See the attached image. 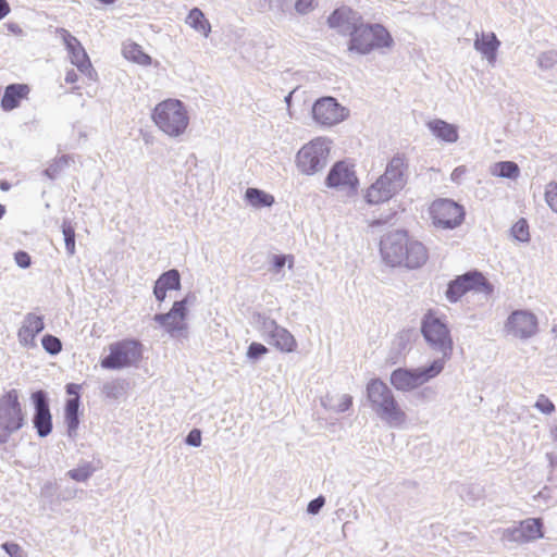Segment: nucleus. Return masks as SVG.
Listing matches in <instances>:
<instances>
[{
    "instance_id": "nucleus-1",
    "label": "nucleus",
    "mask_w": 557,
    "mask_h": 557,
    "mask_svg": "<svg viewBox=\"0 0 557 557\" xmlns=\"http://www.w3.org/2000/svg\"><path fill=\"white\" fill-rule=\"evenodd\" d=\"M380 252L383 261L391 267L418 269L429 259L428 248L407 231H394L382 237Z\"/></svg>"
},
{
    "instance_id": "nucleus-2",
    "label": "nucleus",
    "mask_w": 557,
    "mask_h": 557,
    "mask_svg": "<svg viewBox=\"0 0 557 557\" xmlns=\"http://www.w3.org/2000/svg\"><path fill=\"white\" fill-rule=\"evenodd\" d=\"M405 170V159L399 156L394 157L387 164L384 174L367 189V201L375 205L385 202L399 193L406 184Z\"/></svg>"
},
{
    "instance_id": "nucleus-3",
    "label": "nucleus",
    "mask_w": 557,
    "mask_h": 557,
    "mask_svg": "<svg viewBox=\"0 0 557 557\" xmlns=\"http://www.w3.org/2000/svg\"><path fill=\"white\" fill-rule=\"evenodd\" d=\"M367 395L372 409L386 423L399 426L406 422V412L383 381L379 379L371 380L367 386Z\"/></svg>"
},
{
    "instance_id": "nucleus-4",
    "label": "nucleus",
    "mask_w": 557,
    "mask_h": 557,
    "mask_svg": "<svg viewBox=\"0 0 557 557\" xmlns=\"http://www.w3.org/2000/svg\"><path fill=\"white\" fill-rule=\"evenodd\" d=\"M154 125L170 137L183 135L189 125V115L184 103L169 98L157 103L151 112Z\"/></svg>"
},
{
    "instance_id": "nucleus-5",
    "label": "nucleus",
    "mask_w": 557,
    "mask_h": 557,
    "mask_svg": "<svg viewBox=\"0 0 557 557\" xmlns=\"http://www.w3.org/2000/svg\"><path fill=\"white\" fill-rule=\"evenodd\" d=\"M421 333L428 344L442 352L444 362L451 357L453 354V338L448 325L444 319L438 317L437 312L429 309L421 321Z\"/></svg>"
},
{
    "instance_id": "nucleus-6",
    "label": "nucleus",
    "mask_w": 557,
    "mask_h": 557,
    "mask_svg": "<svg viewBox=\"0 0 557 557\" xmlns=\"http://www.w3.org/2000/svg\"><path fill=\"white\" fill-rule=\"evenodd\" d=\"M393 44L391 34L380 24L354 23L350 32L349 50L368 53L375 48H388Z\"/></svg>"
},
{
    "instance_id": "nucleus-7",
    "label": "nucleus",
    "mask_w": 557,
    "mask_h": 557,
    "mask_svg": "<svg viewBox=\"0 0 557 557\" xmlns=\"http://www.w3.org/2000/svg\"><path fill=\"white\" fill-rule=\"evenodd\" d=\"M24 421L20 393L12 388L0 397V442L5 443L12 433L24 425Z\"/></svg>"
},
{
    "instance_id": "nucleus-8",
    "label": "nucleus",
    "mask_w": 557,
    "mask_h": 557,
    "mask_svg": "<svg viewBox=\"0 0 557 557\" xmlns=\"http://www.w3.org/2000/svg\"><path fill=\"white\" fill-rule=\"evenodd\" d=\"M331 141L323 137H317L304 145L296 156V165L298 170L312 175L322 170L330 156Z\"/></svg>"
},
{
    "instance_id": "nucleus-9",
    "label": "nucleus",
    "mask_w": 557,
    "mask_h": 557,
    "mask_svg": "<svg viewBox=\"0 0 557 557\" xmlns=\"http://www.w3.org/2000/svg\"><path fill=\"white\" fill-rule=\"evenodd\" d=\"M432 224L441 230H454L460 226L466 216L465 208L448 198H436L428 207Z\"/></svg>"
},
{
    "instance_id": "nucleus-10",
    "label": "nucleus",
    "mask_w": 557,
    "mask_h": 557,
    "mask_svg": "<svg viewBox=\"0 0 557 557\" xmlns=\"http://www.w3.org/2000/svg\"><path fill=\"white\" fill-rule=\"evenodd\" d=\"M444 369L443 360H434L429 367L409 369H396L391 374V384L403 392L412 391L431 379L437 376Z\"/></svg>"
},
{
    "instance_id": "nucleus-11",
    "label": "nucleus",
    "mask_w": 557,
    "mask_h": 557,
    "mask_svg": "<svg viewBox=\"0 0 557 557\" xmlns=\"http://www.w3.org/2000/svg\"><path fill=\"white\" fill-rule=\"evenodd\" d=\"M141 359V344L135 339H123L109 346V355L101 359L103 369L117 370L131 367Z\"/></svg>"
},
{
    "instance_id": "nucleus-12",
    "label": "nucleus",
    "mask_w": 557,
    "mask_h": 557,
    "mask_svg": "<svg viewBox=\"0 0 557 557\" xmlns=\"http://www.w3.org/2000/svg\"><path fill=\"white\" fill-rule=\"evenodd\" d=\"M469 292L491 295L493 285L481 272L470 271L457 276L448 284L446 297L450 302H456Z\"/></svg>"
},
{
    "instance_id": "nucleus-13",
    "label": "nucleus",
    "mask_w": 557,
    "mask_h": 557,
    "mask_svg": "<svg viewBox=\"0 0 557 557\" xmlns=\"http://www.w3.org/2000/svg\"><path fill=\"white\" fill-rule=\"evenodd\" d=\"M58 33L65 45L71 63L84 74L85 79L99 81L98 73L81 41L64 28H60Z\"/></svg>"
},
{
    "instance_id": "nucleus-14",
    "label": "nucleus",
    "mask_w": 557,
    "mask_h": 557,
    "mask_svg": "<svg viewBox=\"0 0 557 557\" xmlns=\"http://www.w3.org/2000/svg\"><path fill=\"white\" fill-rule=\"evenodd\" d=\"M313 119L322 126H333L348 116V110L333 97H323L312 107Z\"/></svg>"
},
{
    "instance_id": "nucleus-15",
    "label": "nucleus",
    "mask_w": 557,
    "mask_h": 557,
    "mask_svg": "<svg viewBox=\"0 0 557 557\" xmlns=\"http://www.w3.org/2000/svg\"><path fill=\"white\" fill-rule=\"evenodd\" d=\"M505 330L513 337L528 339L537 333L539 321L531 311L516 310L505 322Z\"/></svg>"
},
{
    "instance_id": "nucleus-16",
    "label": "nucleus",
    "mask_w": 557,
    "mask_h": 557,
    "mask_svg": "<svg viewBox=\"0 0 557 557\" xmlns=\"http://www.w3.org/2000/svg\"><path fill=\"white\" fill-rule=\"evenodd\" d=\"M326 184L329 187L356 191L359 181L354 165L346 161L336 162L327 174Z\"/></svg>"
},
{
    "instance_id": "nucleus-17",
    "label": "nucleus",
    "mask_w": 557,
    "mask_h": 557,
    "mask_svg": "<svg viewBox=\"0 0 557 557\" xmlns=\"http://www.w3.org/2000/svg\"><path fill=\"white\" fill-rule=\"evenodd\" d=\"M32 400L35 407L33 423L39 436L45 437L52 431V416L49 404L44 391H37L32 394Z\"/></svg>"
},
{
    "instance_id": "nucleus-18",
    "label": "nucleus",
    "mask_w": 557,
    "mask_h": 557,
    "mask_svg": "<svg viewBox=\"0 0 557 557\" xmlns=\"http://www.w3.org/2000/svg\"><path fill=\"white\" fill-rule=\"evenodd\" d=\"M187 299L175 301L168 313L157 314L154 320L169 333L182 332L186 329Z\"/></svg>"
},
{
    "instance_id": "nucleus-19",
    "label": "nucleus",
    "mask_w": 557,
    "mask_h": 557,
    "mask_svg": "<svg viewBox=\"0 0 557 557\" xmlns=\"http://www.w3.org/2000/svg\"><path fill=\"white\" fill-rule=\"evenodd\" d=\"M45 329L44 318L35 313H27L17 331V338L22 346L34 347L36 336Z\"/></svg>"
},
{
    "instance_id": "nucleus-20",
    "label": "nucleus",
    "mask_w": 557,
    "mask_h": 557,
    "mask_svg": "<svg viewBox=\"0 0 557 557\" xmlns=\"http://www.w3.org/2000/svg\"><path fill=\"white\" fill-rule=\"evenodd\" d=\"M271 331L268 335L269 343L282 352H293L297 348V342L293 334L276 324L275 321L270 322Z\"/></svg>"
},
{
    "instance_id": "nucleus-21",
    "label": "nucleus",
    "mask_w": 557,
    "mask_h": 557,
    "mask_svg": "<svg viewBox=\"0 0 557 557\" xmlns=\"http://www.w3.org/2000/svg\"><path fill=\"white\" fill-rule=\"evenodd\" d=\"M30 88L27 84H11L5 87L1 99V108L3 111H12L18 108L22 101L27 100Z\"/></svg>"
},
{
    "instance_id": "nucleus-22",
    "label": "nucleus",
    "mask_w": 557,
    "mask_h": 557,
    "mask_svg": "<svg viewBox=\"0 0 557 557\" xmlns=\"http://www.w3.org/2000/svg\"><path fill=\"white\" fill-rule=\"evenodd\" d=\"M181 288V275L177 270L172 269L164 272L153 287V294L159 301H163L168 292Z\"/></svg>"
},
{
    "instance_id": "nucleus-23",
    "label": "nucleus",
    "mask_w": 557,
    "mask_h": 557,
    "mask_svg": "<svg viewBox=\"0 0 557 557\" xmlns=\"http://www.w3.org/2000/svg\"><path fill=\"white\" fill-rule=\"evenodd\" d=\"M426 125L436 138L445 143H455L458 140V129L454 124H449L441 119H434L429 121Z\"/></svg>"
},
{
    "instance_id": "nucleus-24",
    "label": "nucleus",
    "mask_w": 557,
    "mask_h": 557,
    "mask_svg": "<svg viewBox=\"0 0 557 557\" xmlns=\"http://www.w3.org/2000/svg\"><path fill=\"white\" fill-rule=\"evenodd\" d=\"M500 42L494 33H482L474 40V48L481 52L490 62L496 59V52Z\"/></svg>"
},
{
    "instance_id": "nucleus-25",
    "label": "nucleus",
    "mask_w": 557,
    "mask_h": 557,
    "mask_svg": "<svg viewBox=\"0 0 557 557\" xmlns=\"http://www.w3.org/2000/svg\"><path fill=\"white\" fill-rule=\"evenodd\" d=\"M123 57L140 66H149L152 64V58L146 53L143 47L134 41H127L122 47Z\"/></svg>"
},
{
    "instance_id": "nucleus-26",
    "label": "nucleus",
    "mask_w": 557,
    "mask_h": 557,
    "mask_svg": "<svg viewBox=\"0 0 557 557\" xmlns=\"http://www.w3.org/2000/svg\"><path fill=\"white\" fill-rule=\"evenodd\" d=\"M64 81L71 86V91L77 95H83L84 92L89 95L87 89L98 83V81L85 79L84 74L81 73L77 67L76 70L71 69L66 71Z\"/></svg>"
},
{
    "instance_id": "nucleus-27",
    "label": "nucleus",
    "mask_w": 557,
    "mask_h": 557,
    "mask_svg": "<svg viewBox=\"0 0 557 557\" xmlns=\"http://www.w3.org/2000/svg\"><path fill=\"white\" fill-rule=\"evenodd\" d=\"M541 519H527L520 523L517 530L519 532V539L525 542L541 539L543 537Z\"/></svg>"
},
{
    "instance_id": "nucleus-28",
    "label": "nucleus",
    "mask_w": 557,
    "mask_h": 557,
    "mask_svg": "<svg viewBox=\"0 0 557 557\" xmlns=\"http://www.w3.org/2000/svg\"><path fill=\"white\" fill-rule=\"evenodd\" d=\"M186 23L205 37H208L211 32V25L209 21L206 18L202 11L198 8H194L189 11L186 17Z\"/></svg>"
},
{
    "instance_id": "nucleus-29",
    "label": "nucleus",
    "mask_w": 557,
    "mask_h": 557,
    "mask_svg": "<svg viewBox=\"0 0 557 557\" xmlns=\"http://www.w3.org/2000/svg\"><path fill=\"white\" fill-rule=\"evenodd\" d=\"M361 17L357 16L356 13L349 8L336 9L327 18L331 27H343L350 23H356Z\"/></svg>"
},
{
    "instance_id": "nucleus-30",
    "label": "nucleus",
    "mask_w": 557,
    "mask_h": 557,
    "mask_svg": "<svg viewBox=\"0 0 557 557\" xmlns=\"http://www.w3.org/2000/svg\"><path fill=\"white\" fill-rule=\"evenodd\" d=\"M79 404H76L75 399H67L64 407V420L67 426V433L70 436L76 434L79 425L78 418Z\"/></svg>"
},
{
    "instance_id": "nucleus-31",
    "label": "nucleus",
    "mask_w": 557,
    "mask_h": 557,
    "mask_svg": "<svg viewBox=\"0 0 557 557\" xmlns=\"http://www.w3.org/2000/svg\"><path fill=\"white\" fill-rule=\"evenodd\" d=\"M248 203L255 208L270 207L274 203V197L258 188H248L245 193Z\"/></svg>"
},
{
    "instance_id": "nucleus-32",
    "label": "nucleus",
    "mask_w": 557,
    "mask_h": 557,
    "mask_svg": "<svg viewBox=\"0 0 557 557\" xmlns=\"http://www.w3.org/2000/svg\"><path fill=\"white\" fill-rule=\"evenodd\" d=\"M491 173L498 177L517 178L520 170L517 163L512 161H502L493 165Z\"/></svg>"
},
{
    "instance_id": "nucleus-33",
    "label": "nucleus",
    "mask_w": 557,
    "mask_h": 557,
    "mask_svg": "<svg viewBox=\"0 0 557 557\" xmlns=\"http://www.w3.org/2000/svg\"><path fill=\"white\" fill-rule=\"evenodd\" d=\"M511 235L515 239L525 243L530 240L529 224L525 219L518 220L511 227Z\"/></svg>"
},
{
    "instance_id": "nucleus-34",
    "label": "nucleus",
    "mask_w": 557,
    "mask_h": 557,
    "mask_svg": "<svg viewBox=\"0 0 557 557\" xmlns=\"http://www.w3.org/2000/svg\"><path fill=\"white\" fill-rule=\"evenodd\" d=\"M95 468L90 463H84L67 472V475L76 482L87 481L94 473Z\"/></svg>"
},
{
    "instance_id": "nucleus-35",
    "label": "nucleus",
    "mask_w": 557,
    "mask_h": 557,
    "mask_svg": "<svg viewBox=\"0 0 557 557\" xmlns=\"http://www.w3.org/2000/svg\"><path fill=\"white\" fill-rule=\"evenodd\" d=\"M41 344L44 349L51 355H57L62 350L61 341L58 337L50 334H47L42 337Z\"/></svg>"
},
{
    "instance_id": "nucleus-36",
    "label": "nucleus",
    "mask_w": 557,
    "mask_h": 557,
    "mask_svg": "<svg viewBox=\"0 0 557 557\" xmlns=\"http://www.w3.org/2000/svg\"><path fill=\"white\" fill-rule=\"evenodd\" d=\"M62 232L65 240V247L70 255L75 252V231L70 223H63Z\"/></svg>"
},
{
    "instance_id": "nucleus-37",
    "label": "nucleus",
    "mask_w": 557,
    "mask_h": 557,
    "mask_svg": "<svg viewBox=\"0 0 557 557\" xmlns=\"http://www.w3.org/2000/svg\"><path fill=\"white\" fill-rule=\"evenodd\" d=\"M545 200L548 207L557 212V183H549L545 190Z\"/></svg>"
},
{
    "instance_id": "nucleus-38",
    "label": "nucleus",
    "mask_w": 557,
    "mask_h": 557,
    "mask_svg": "<svg viewBox=\"0 0 557 557\" xmlns=\"http://www.w3.org/2000/svg\"><path fill=\"white\" fill-rule=\"evenodd\" d=\"M535 408L539 409L541 412L545 413V414H550L555 411V405L552 403V400L541 394L536 401H535Z\"/></svg>"
},
{
    "instance_id": "nucleus-39",
    "label": "nucleus",
    "mask_w": 557,
    "mask_h": 557,
    "mask_svg": "<svg viewBox=\"0 0 557 557\" xmlns=\"http://www.w3.org/2000/svg\"><path fill=\"white\" fill-rule=\"evenodd\" d=\"M268 352V348L260 344V343H251L247 350V356L250 359H257L262 355H265Z\"/></svg>"
},
{
    "instance_id": "nucleus-40",
    "label": "nucleus",
    "mask_w": 557,
    "mask_h": 557,
    "mask_svg": "<svg viewBox=\"0 0 557 557\" xmlns=\"http://www.w3.org/2000/svg\"><path fill=\"white\" fill-rule=\"evenodd\" d=\"M289 261V267H292L293 263V257L292 256H282L276 255L273 257V269L275 272H280L281 269L285 265L286 261Z\"/></svg>"
},
{
    "instance_id": "nucleus-41",
    "label": "nucleus",
    "mask_w": 557,
    "mask_h": 557,
    "mask_svg": "<svg viewBox=\"0 0 557 557\" xmlns=\"http://www.w3.org/2000/svg\"><path fill=\"white\" fill-rule=\"evenodd\" d=\"M2 548L11 557H22V554H23L22 547L16 543H4V544H2Z\"/></svg>"
},
{
    "instance_id": "nucleus-42",
    "label": "nucleus",
    "mask_w": 557,
    "mask_h": 557,
    "mask_svg": "<svg viewBox=\"0 0 557 557\" xmlns=\"http://www.w3.org/2000/svg\"><path fill=\"white\" fill-rule=\"evenodd\" d=\"M15 262L21 268H28L30 265V256L26 251H17L14 255Z\"/></svg>"
},
{
    "instance_id": "nucleus-43",
    "label": "nucleus",
    "mask_w": 557,
    "mask_h": 557,
    "mask_svg": "<svg viewBox=\"0 0 557 557\" xmlns=\"http://www.w3.org/2000/svg\"><path fill=\"white\" fill-rule=\"evenodd\" d=\"M79 392H81V385L70 383L66 385V393L70 396L69 399H75L76 404H79Z\"/></svg>"
},
{
    "instance_id": "nucleus-44",
    "label": "nucleus",
    "mask_w": 557,
    "mask_h": 557,
    "mask_svg": "<svg viewBox=\"0 0 557 557\" xmlns=\"http://www.w3.org/2000/svg\"><path fill=\"white\" fill-rule=\"evenodd\" d=\"M186 442L189 445L199 446L201 444V432L198 429L191 430L187 435Z\"/></svg>"
},
{
    "instance_id": "nucleus-45",
    "label": "nucleus",
    "mask_w": 557,
    "mask_h": 557,
    "mask_svg": "<svg viewBox=\"0 0 557 557\" xmlns=\"http://www.w3.org/2000/svg\"><path fill=\"white\" fill-rule=\"evenodd\" d=\"M313 0H296L295 9L299 13H307L312 9Z\"/></svg>"
},
{
    "instance_id": "nucleus-46",
    "label": "nucleus",
    "mask_w": 557,
    "mask_h": 557,
    "mask_svg": "<svg viewBox=\"0 0 557 557\" xmlns=\"http://www.w3.org/2000/svg\"><path fill=\"white\" fill-rule=\"evenodd\" d=\"M324 497L322 496H319L318 498L311 500L308 505V511L312 515H315L319 512V510L322 508V506L324 505Z\"/></svg>"
},
{
    "instance_id": "nucleus-47",
    "label": "nucleus",
    "mask_w": 557,
    "mask_h": 557,
    "mask_svg": "<svg viewBox=\"0 0 557 557\" xmlns=\"http://www.w3.org/2000/svg\"><path fill=\"white\" fill-rule=\"evenodd\" d=\"M467 168L465 165H460L458 168H456L453 172H451V180L456 183H460L465 175L467 174Z\"/></svg>"
},
{
    "instance_id": "nucleus-48",
    "label": "nucleus",
    "mask_w": 557,
    "mask_h": 557,
    "mask_svg": "<svg viewBox=\"0 0 557 557\" xmlns=\"http://www.w3.org/2000/svg\"><path fill=\"white\" fill-rule=\"evenodd\" d=\"M10 12V7L7 0H0V20H2Z\"/></svg>"
},
{
    "instance_id": "nucleus-49",
    "label": "nucleus",
    "mask_w": 557,
    "mask_h": 557,
    "mask_svg": "<svg viewBox=\"0 0 557 557\" xmlns=\"http://www.w3.org/2000/svg\"><path fill=\"white\" fill-rule=\"evenodd\" d=\"M0 188H1L2 190H8V189L10 188V184H9V183H7V182H1V183H0Z\"/></svg>"
},
{
    "instance_id": "nucleus-50",
    "label": "nucleus",
    "mask_w": 557,
    "mask_h": 557,
    "mask_svg": "<svg viewBox=\"0 0 557 557\" xmlns=\"http://www.w3.org/2000/svg\"><path fill=\"white\" fill-rule=\"evenodd\" d=\"M351 403H352L351 397H346V398H345V407H346V408H348L349 406H351Z\"/></svg>"
},
{
    "instance_id": "nucleus-51",
    "label": "nucleus",
    "mask_w": 557,
    "mask_h": 557,
    "mask_svg": "<svg viewBox=\"0 0 557 557\" xmlns=\"http://www.w3.org/2000/svg\"><path fill=\"white\" fill-rule=\"evenodd\" d=\"M98 1L103 4H112L115 0H98Z\"/></svg>"
},
{
    "instance_id": "nucleus-52",
    "label": "nucleus",
    "mask_w": 557,
    "mask_h": 557,
    "mask_svg": "<svg viewBox=\"0 0 557 557\" xmlns=\"http://www.w3.org/2000/svg\"><path fill=\"white\" fill-rule=\"evenodd\" d=\"M5 213V208L4 206L0 205V219L4 215Z\"/></svg>"
},
{
    "instance_id": "nucleus-53",
    "label": "nucleus",
    "mask_w": 557,
    "mask_h": 557,
    "mask_svg": "<svg viewBox=\"0 0 557 557\" xmlns=\"http://www.w3.org/2000/svg\"><path fill=\"white\" fill-rule=\"evenodd\" d=\"M553 333L557 335V325L553 327Z\"/></svg>"
}]
</instances>
